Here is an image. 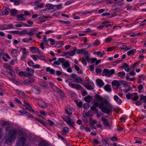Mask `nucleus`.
Returning a JSON list of instances; mask_svg holds the SVG:
<instances>
[{
    "instance_id": "f257e3e1",
    "label": "nucleus",
    "mask_w": 146,
    "mask_h": 146,
    "mask_svg": "<svg viewBox=\"0 0 146 146\" xmlns=\"http://www.w3.org/2000/svg\"><path fill=\"white\" fill-rule=\"evenodd\" d=\"M94 105L96 107H98L104 113L109 114L112 113V106L108 104V102L106 100L101 101L100 102H95Z\"/></svg>"
},
{
    "instance_id": "f03ea898",
    "label": "nucleus",
    "mask_w": 146,
    "mask_h": 146,
    "mask_svg": "<svg viewBox=\"0 0 146 146\" xmlns=\"http://www.w3.org/2000/svg\"><path fill=\"white\" fill-rule=\"evenodd\" d=\"M10 125H7L5 127V130L9 132V136L15 139L17 133L18 129H11Z\"/></svg>"
},
{
    "instance_id": "7ed1b4c3",
    "label": "nucleus",
    "mask_w": 146,
    "mask_h": 146,
    "mask_svg": "<svg viewBox=\"0 0 146 146\" xmlns=\"http://www.w3.org/2000/svg\"><path fill=\"white\" fill-rule=\"evenodd\" d=\"M115 73V71L114 69L109 70L107 69H104L102 73V76H106L109 77H111Z\"/></svg>"
},
{
    "instance_id": "20e7f679",
    "label": "nucleus",
    "mask_w": 146,
    "mask_h": 146,
    "mask_svg": "<svg viewBox=\"0 0 146 146\" xmlns=\"http://www.w3.org/2000/svg\"><path fill=\"white\" fill-rule=\"evenodd\" d=\"M17 133H18L17 137L19 139L25 140L26 133L25 131L22 129H18Z\"/></svg>"
},
{
    "instance_id": "39448f33",
    "label": "nucleus",
    "mask_w": 146,
    "mask_h": 146,
    "mask_svg": "<svg viewBox=\"0 0 146 146\" xmlns=\"http://www.w3.org/2000/svg\"><path fill=\"white\" fill-rule=\"evenodd\" d=\"M36 28H34L30 30L28 32L27 30H24L21 31L20 32V34H26L29 35V36H33L34 34L37 31Z\"/></svg>"
},
{
    "instance_id": "423d86ee",
    "label": "nucleus",
    "mask_w": 146,
    "mask_h": 146,
    "mask_svg": "<svg viewBox=\"0 0 146 146\" xmlns=\"http://www.w3.org/2000/svg\"><path fill=\"white\" fill-rule=\"evenodd\" d=\"M83 85L89 90H93V87L94 86V83L91 81H90L87 84H83Z\"/></svg>"
},
{
    "instance_id": "0eeeda50",
    "label": "nucleus",
    "mask_w": 146,
    "mask_h": 146,
    "mask_svg": "<svg viewBox=\"0 0 146 146\" xmlns=\"http://www.w3.org/2000/svg\"><path fill=\"white\" fill-rule=\"evenodd\" d=\"M88 52V51H86L83 48L81 49H78L77 51V54H83L84 55L89 54Z\"/></svg>"
},
{
    "instance_id": "6e6552de",
    "label": "nucleus",
    "mask_w": 146,
    "mask_h": 146,
    "mask_svg": "<svg viewBox=\"0 0 146 146\" xmlns=\"http://www.w3.org/2000/svg\"><path fill=\"white\" fill-rule=\"evenodd\" d=\"M35 79L32 78H30L28 80H25L23 82V84L26 85H29L33 82Z\"/></svg>"
},
{
    "instance_id": "1a4fd4ad",
    "label": "nucleus",
    "mask_w": 146,
    "mask_h": 146,
    "mask_svg": "<svg viewBox=\"0 0 146 146\" xmlns=\"http://www.w3.org/2000/svg\"><path fill=\"white\" fill-rule=\"evenodd\" d=\"M26 70L28 72V73H27L28 77H29L32 76L34 72V70L33 69H31L29 67L26 68Z\"/></svg>"
},
{
    "instance_id": "9d476101",
    "label": "nucleus",
    "mask_w": 146,
    "mask_h": 146,
    "mask_svg": "<svg viewBox=\"0 0 146 146\" xmlns=\"http://www.w3.org/2000/svg\"><path fill=\"white\" fill-rule=\"evenodd\" d=\"M65 59L63 58H60L57 61H55L54 62V64L59 65L60 64V62L63 63V62H65Z\"/></svg>"
},
{
    "instance_id": "9b49d317",
    "label": "nucleus",
    "mask_w": 146,
    "mask_h": 146,
    "mask_svg": "<svg viewBox=\"0 0 146 146\" xmlns=\"http://www.w3.org/2000/svg\"><path fill=\"white\" fill-rule=\"evenodd\" d=\"M38 103L39 106L42 108H46L47 107V105L42 100L39 101Z\"/></svg>"
},
{
    "instance_id": "f8f14e48",
    "label": "nucleus",
    "mask_w": 146,
    "mask_h": 146,
    "mask_svg": "<svg viewBox=\"0 0 146 146\" xmlns=\"http://www.w3.org/2000/svg\"><path fill=\"white\" fill-rule=\"evenodd\" d=\"M101 120L103 122V124L104 126L106 127H111V126L107 119L103 117H102L101 118Z\"/></svg>"
},
{
    "instance_id": "ddd939ff",
    "label": "nucleus",
    "mask_w": 146,
    "mask_h": 146,
    "mask_svg": "<svg viewBox=\"0 0 146 146\" xmlns=\"http://www.w3.org/2000/svg\"><path fill=\"white\" fill-rule=\"evenodd\" d=\"M15 139H13L12 137L9 136L8 137L6 138L5 141V143L9 144L10 143L12 142L13 141H14Z\"/></svg>"
},
{
    "instance_id": "4468645a",
    "label": "nucleus",
    "mask_w": 146,
    "mask_h": 146,
    "mask_svg": "<svg viewBox=\"0 0 146 146\" xmlns=\"http://www.w3.org/2000/svg\"><path fill=\"white\" fill-rule=\"evenodd\" d=\"M25 140L19 139L17 142L16 146H23L25 142Z\"/></svg>"
},
{
    "instance_id": "2eb2a0df",
    "label": "nucleus",
    "mask_w": 146,
    "mask_h": 146,
    "mask_svg": "<svg viewBox=\"0 0 146 146\" xmlns=\"http://www.w3.org/2000/svg\"><path fill=\"white\" fill-rule=\"evenodd\" d=\"M90 59V58L88 56H86L85 58H84V57H83L82 59V63L83 64L86 65L87 64L86 60L88 61L89 62Z\"/></svg>"
},
{
    "instance_id": "dca6fc26",
    "label": "nucleus",
    "mask_w": 146,
    "mask_h": 146,
    "mask_svg": "<svg viewBox=\"0 0 146 146\" xmlns=\"http://www.w3.org/2000/svg\"><path fill=\"white\" fill-rule=\"evenodd\" d=\"M112 86H116L117 87L116 89H118L120 86L119 81L113 80L112 82Z\"/></svg>"
},
{
    "instance_id": "f3484780",
    "label": "nucleus",
    "mask_w": 146,
    "mask_h": 146,
    "mask_svg": "<svg viewBox=\"0 0 146 146\" xmlns=\"http://www.w3.org/2000/svg\"><path fill=\"white\" fill-rule=\"evenodd\" d=\"M96 82L98 85L100 87L102 86L104 84L102 80L100 79H97Z\"/></svg>"
},
{
    "instance_id": "a211bd4d",
    "label": "nucleus",
    "mask_w": 146,
    "mask_h": 146,
    "mask_svg": "<svg viewBox=\"0 0 146 146\" xmlns=\"http://www.w3.org/2000/svg\"><path fill=\"white\" fill-rule=\"evenodd\" d=\"M24 14H21L17 15L16 17L17 19V20L19 21H23L25 19L24 17Z\"/></svg>"
},
{
    "instance_id": "6ab92c4d",
    "label": "nucleus",
    "mask_w": 146,
    "mask_h": 146,
    "mask_svg": "<svg viewBox=\"0 0 146 146\" xmlns=\"http://www.w3.org/2000/svg\"><path fill=\"white\" fill-rule=\"evenodd\" d=\"M29 49L30 50L34 53L38 52H39V50L36 47L32 46L30 47Z\"/></svg>"
},
{
    "instance_id": "aec40b11",
    "label": "nucleus",
    "mask_w": 146,
    "mask_h": 146,
    "mask_svg": "<svg viewBox=\"0 0 146 146\" xmlns=\"http://www.w3.org/2000/svg\"><path fill=\"white\" fill-rule=\"evenodd\" d=\"M145 79V76L143 75H141L138 77L137 82L139 83L142 82Z\"/></svg>"
},
{
    "instance_id": "412c9836",
    "label": "nucleus",
    "mask_w": 146,
    "mask_h": 146,
    "mask_svg": "<svg viewBox=\"0 0 146 146\" xmlns=\"http://www.w3.org/2000/svg\"><path fill=\"white\" fill-rule=\"evenodd\" d=\"M92 99V97L90 95H88L84 98L86 102L90 103Z\"/></svg>"
},
{
    "instance_id": "4be33fe9",
    "label": "nucleus",
    "mask_w": 146,
    "mask_h": 146,
    "mask_svg": "<svg viewBox=\"0 0 146 146\" xmlns=\"http://www.w3.org/2000/svg\"><path fill=\"white\" fill-rule=\"evenodd\" d=\"M63 129V130L61 131V133L62 135H66L68 131V128L67 127H64Z\"/></svg>"
},
{
    "instance_id": "5701e85b",
    "label": "nucleus",
    "mask_w": 146,
    "mask_h": 146,
    "mask_svg": "<svg viewBox=\"0 0 146 146\" xmlns=\"http://www.w3.org/2000/svg\"><path fill=\"white\" fill-rule=\"evenodd\" d=\"M67 123L70 126H72L73 127H74V125H75V123L71 119L69 120Z\"/></svg>"
},
{
    "instance_id": "b1692460",
    "label": "nucleus",
    "mask_w": 146,
    "mask_h": 146,
    "mask_svg": "<svg viewBox=\"0 0 146 146\" xmlns=\"http://www.w3.org/2000/svg\"><path fill=\"white\" fill-rule=\"evenodd\" d=\"M117 75L119 77L123 78L125 75V73L124 71L120 72L117 74Z\"/></svg>"
},
{
    "instance_id": "393cba45",
    "label": "nucleus",
    "mask_w": 146,
    "mask_h": 146,
    "mask_svg": "<svg viewBox=\"0 0 146 146\" xmlns=\"http://www.w3.org/2000/svg\"><path fill=\"white\" fill-rule=\"evenodd\" d=\"M62 66L63 68H66L69 67L70 66V64L69 63V62L68 61H66L65 62H63Z\"/></svg>"
},
{
    "instance_id": "a878e982",
    "label": "nucleus",
    "mask_w": 146,
    "mask_h": 146,
    "mask_svg": "<svg viewBox=\"0 0 146 146\" xmlns=\"http://www.w3.org/2000/svg\"><path fill=\"white\" fill-rule=\"evenodd\" d=\"M9 11H10V9L9 8H7L3 11L1 14L3 15H8Z\"/></svg>"
},
{
    "instance_id": "bb28decb",
    "label": "nucleus",
    "mask_w": 146,
    "mask_h": 146,
    "mask_svg": "<svg viewBox=\"0 0 146 146\" xmlns=\"http://www.w3.org/2000/svg\"><path fill=\"white\" fill-rule=\"evenodd\" d=\"M134 96L131 97V99L133 100H135L138 99L139 98V96L136 93H134L133 94Z\"/></svg>"
},
{
    "instance_id": "cd10ccee",
    "label": "nucleus",
    "mask_w": 146,
    "mask_h": 146,
    "mask_svg": "<svg viewBox=\"0 0 146 146\" xmlns=\"http://www.w3.org/2000/svg\"><path fill=\"white\" fill-rule=\"evenodd\" d=\"M94 97L98 101L100 100L101 101H103L102 97L98 94H96L95 96Z\"/></svg>"
},
{
    "instance_id": "c85d7f7f",
    "label": "nucleus",
    "mask_w": 146,
    "mask_h": 146,
    "mask_svg": "<svg viewBox=\"0 0 146 146\" xmlns=\"http://www.w3.org/2000/svg\"><path fill=\"white\" fill-rule=\"evenodd\" d=\"M78 49L75 47L73 50L72 51L70 52H69V55L70 56H73L75 54V52L77 53V51Z\"/></svg>"
},
{
    "instance_id": "c756f323",
    "label": "nucleus",
    "mask_w": 146,
    "mask_h": 146,
    "mask_svg": "<svg viewBox=\"0 0 146 146\" xmlns=\"http://www.w3.org/2000/svg\"><path fill=\"white\" fill-rule=\"evenodd\" d=\"M10 12H11V15L14 16L17 14V10L15 9H13L11 10H10Z\"/></svg>"
},
{
    "instance_id": "7c9ffc66",
    "label": "nucleus",
    "mask_w": 146,
    "mask_h": 146,
    "mask_svg": "<svg viewBox=\"0 0 146 146\" xmlns=\"http://www.w3.org/2000/svg\"><path fill=\"white\" fill-rule=\"evenodd\" d=\"M38 146H49V145L46 142L42 141L39 143Z\"/></svg>"
},
{
    "instance_id": "2f4dec72",
    "label": "nucleus",
    "mask_w": 146,
    "mask_h": 146,
    "mask_svg": "<svg viewBox=\"0 0 146 146\" xmlns=\"http://www.w3.org/2000/svg\"><path fill=\"white\" fill-rule=\"evenodd\" d=\"M75 80L77 83H80L81 84H82L83 82L82 80L80 78L78 77Z\"/></svg>"
},
{
    "instance_id": "473e14b6",
    "label": "nucleus",
    "mask_w": 146,
    "mask_h": 146,
    "mask_svg": "<svg viewBox=\"0 0 146 146\" xmlns=\"http://www.w3.org/2000/svg\"><path fill=\"white\" fill-rule=\"evenodd\" d=\"M104 88L107 91L110 92L111 91V88L108 84L104 86Z\"/></svg>"
},
{
    "instance_id": "72a5a7b5",
    "label": "nucleus",
    "mask_w": 146,
    "mask_h": 146,
    "mask_svg": "<svg viewBox=\"0 0 146 146\" xmlns=\"http://www.w3.org/2000/svg\"><path fill=\"white\" fill-rule=\"evenodd\" d=\"M89 122H90L91 125H93L96 123H97V121L96 120H94L92 118H90L89 120Z\"/></svg>"
},
{
    "instance_id": "f704fd0d",
    "label": "nucleus",
    "mask_w": 146,
    "mask_h": 146,
    "mask_svg": "<svg viewBox=\"0 0 146 146\" xmlns=\"http://www.w3.org/2000/svg\"><path fill=\"white\" fill-rule=\"evenodd\" d=\"M19 74L20 76L23 75L25 76H27L28 77L27 73L26 72L20 71L19 73Z\"/></svg>"
},
{
    "instance_id": "c9c22d12",
    "label": "nucleus",
    "mask_w": 146,
    "mask_h": 146,
    "mask_svg": "<svg viewBox=\"0 0 146 146\" xmlns=\"http://www.w3.org/2000/svg\"><path fill=\"white\" fill-rule=\"evenodd\" d=\"M109 23V22H108L106 21H105L103 22V23H102V24L104 25V27H108L109 26H111V25L110 24H107Z\"/></svg>"
},
{
    "instance_id": "e433bc0d",
    "label": "nucleus",
    "mask_w": 146,
    "mask_h": 146,
    "mask_svg": "<svg viewBox=\"0 0 146 146\" xmlns=\"http://www.w3.org/2000/svg\"><path fill=\"white\" fill-rule=\"evenodd\" d=\"M74 88L78 90H80V89H82V87L80 85L75 84L74 85Z\"/></svg>"
},
{
    "instance_id": "4c0bfd02",
    "label": "nucleus",
    "mask_w": 146,
    "mask_h": 146,
    "mask_svg": "<svg viewBox=\"0 0 146 146\" xmlns=\"http://www.w3.org/2000/svg\"><path fill=\"white\" fill-rule=\"evenodd\" d=\"M140 100H144V102L146 103V96H143L142 95H140V98L139 99Z\"/></svg>"
},
{
    "instance_id": "58836bf2",
    "label": "nucleus",
    "mask_w": 146,
    "mask_h": 146,
    "mask_svg": "<svg viewBox=\"0 0 146 146\" xmlns=\"http://www.w3.org/2000/svg\"><path fill=\"white\" fill-rule=\"evenodd\" d=\"M62 117L64 121H65L67 123H68V121H69V120L70 119L69 117H67L66 116H63Z\"/></svg>"
},
{
    "instance_id": "ea45409f",
    "label": "nucleus",
    "mask_w": 146,
    "mask_h": 146,
    "mask_svg": "<svg viewBox=\"0 0 146 146\" xmlns=\"http://www.w3.org/2000/svg\"><path fill=\"white\" fill-rule=\"evenodd\" d=\"M135 51L136 50L135 49L131 50L127 52V54L128 55H130L131 54H133Z\"/></svg>"
},
{
    "instance_id": "a19ab883",
    "label": "nucleus",
    "mask_w": 146,
    "mask_h": 146,
    "mask_svg": "<svg viewBox=\"0 0 146 146\" xmlns=\"http://www.w3.org/2000/svg\"><path fill=\"white\" fill-rule=\"evenodd\" d=\"M65 111L66 113L68 114H71L72 113V110L69 108H66L65 110Z\"/></svg>"
},
{
    "instance_id": "79ce46f5",
    "label": "nucleus",
    "mask_w": 146,
    "mask_h": 146,
    "mask_svg": "<svg viewBox=\"0 0 146 146\" xmlns=\"http://www.w3.org/2000/svg\"><path fill=\"white\" fill-rule=\"evenodd\" d=\"M102 141L103 144L105 145V146H109L108 143L106 141V140L103 139L102 140Z\"/></svg>"
},
{
    "instance_id": "37998d69",
    "label": "nucleus",
    "mask_w": 146,
    "mask_h": 146,
    "mask_svg": "<svg viewBox=\"0 0 146 146\" xmlns=\"http://www.w3.org/2000/svg\"><path fill=\"white\" fill-rule=\"evenodd\" d=\"M23 112H24V113H25V114H26L29 117L31 118H33V116L30 113H28L25 110H24V111H23Z\"/></svg>"
},
{
    "instance_id": "c03bdc74",
    "label": "nucleus",
    "mask_w": 146,
    "mask_h": 146,
    "mask_svg": "<svg viewBox=\"0 0 146 146\" xmlns=\"http://www.w3.org/2000/svg\"><path fill=\"white\" fill-rule=\"evenodd\" d=\"M120 48L122 50H124V51H126L127 50H129L130 49V48H128L127 46H122V47H121Z\"/></svg>"
},
{
    "instance_id": "a18cd8bd",
    "label": "nucleus",
    "mask_w": 146,
    "mask_h": 146,
    "mask_svg": "<svg viewBox=\"0 0 146 146\" xmlns=\"http://www.w3.org/2000/svg\"><path fill=\"white\" fill-rule=\"evenodd\" d=\"M38 58L42 60L45 61L46 62H47V60L45 59L44 57L42 55H40L38 56Z\"/></svg>"
},
{
    "instance_id": "49530a36",
    "label": "nucleus",
    "mask_w": 146,
    "mask_h": 146,
    "mask_svg": "<svg viewBox=\"0 0 146 146\" xmlns=\"http://www.w3.org/2000/svg\"><path fill=\"white\" fill-rule=\"evenodd\" d=\"M83 108L84 109H88L89 107V104L87 103H85L83 104Z\"/></svg>"
},
{
    "instance_id": "de8ad7c7",
    "label": "nucleus",
    "mask_w": 146,
    "mask_h": 146,
    "mask_svg": "<svg viewBox=\"0 0 146 146\" xmlns=\"http://www.w3.org/2000/svg\"><path fill=\"white\" fill-rule=\"evenodd\" d=\"M57 91L59 93L62 97H64L65 95L64 93L62 92L61 90H60L59 89H58Z\"/></svg>"
},
{
    "instance_id": "09e8293b",
    "label": "nucleus",
    "mask_w": 146,
    "mask_h": 146,
    "mask_svg": "<svg viewBox=\"0 0 146 146\" xmlns=\"http://www.w3.org/2000/svg\"><path fill=\"white\" fill-rule=\"evenodd\" d=\"M133 95L132 94H130L129 93L127 94L126 95V97L127 99H130L132 98Z\"/></svg>"
},
{
    "instance_id": "8fccbe9b",
    "label": "nucleus",
    "mask_w": 146,
    "mask_h": 146,
    "mask_svg": "<svg viewBox=\"0 0 146 146\" xmlns=\"http://www.w3.org/2000/svg\"><path fill=\"white\" fill-rule=\"evenodd\" d=\"M6 29H9L13 28V26L12 24H11L8 25H7L6 26Z\"/></svg>"
},
{
    "instance_id": "3c124183",
    "label": "nucleus",
    "mask_w": 146,
    "mask_h": 146,
    "mask_svg": "<svg viewBox=\"0 0 146 146\" xmlns=\"http://www.w3.org/2000/svg\"><path fill=\"white\" fill-rule=\"evenodd\" d=\"M48 40L49 41L51 42L50 44L51 45H53L54 44L55 42V40L51 38L48 39Z\"/></svg>"
},
{
    "instance_id": "603ef678",
    "label": "nucleus",
    "mask_w": 146,
    "mask_h": 146,
    "mask_svg": "<svg viewBox=\"0 0 146 146\" xmlns=\"http://www.w3.org/2000/svg\"><path fill=\"white\" fill-rule=\"evenodd\" d=\"M120 85L121 84H124L125 85H128V83L127 82H126L123 81V80H120L119 81Z\"/></svg>"
},
{
    "instance_id": "864d4df0",
    "label": "nucleus",
    "mask_w": 146,
    "mask_h": 146,
    "mask_svg": "<svg viewBox=\"0 0 146 146\" xmlns=\"http://www.w3.org/2000/svg\"><path fill=\"white\" fill-rule=\"evenodd\" d=\"M46 7H47L51 9L53 8V5L51 4H48L46 5Z\"/></svg>"
},
{
    "instance_id": "5fc2aeb1",
    "label": "nucleus",
    "mask_w": 146,
    "mask_h": 146,
    "mask_svg": "<svg viewBox=\"0 0 146 146\" xmlns=\"http://www.w3.org/2000/svg\"><path fill=\"white\" fill-rule=\"evenodd\" d=\"M43 3H42L41 4L38 5L36 7H35V9H37L38 8H42L43 7Z\"/></svg>"
},
{
    "instance_id": "6e6d98bb",
    "label": "nucleus",
    "mask_w": 146,
    "mask_h": 146,
    "mask_svg": "<svg viewBox=\"0 0 146 146\" xmlns=\"http://www.w3.org/2000/svg\"><path fill=\"white\" fill-rule=\"evenodd\" d=\"M43 41L45 45L48 44V41L47 40L46 36H44L43 38Z\"/></svg>"
},
{
    "instance_id": "4d7b16f0",
    "label": "nucleus",
    "mask_w": 146,
    "mask_h": 146,
    "mask_svg": "<svg viewBox=\"0 0 146 146\" xmlns=\"http://www.w3.org/2000/svg\"><path fill=\"white\" fill-rule=\"evenodd\" d=\"M100 44V42L99 40H97L94 42L93 44L94 45L97 46Z\"/></svg>"
},
{
    "instance_id": "13d9d810",
    "label": "nucleus",
    "mask_w": 146,
    "mask_h": 146,
    "mask_svg": "<svg viewBox=\"0 0 146 146\" xmlns=\"http://www.w3.org/2000/svg\"><path fill=\"white\" fill-rule=\"evenodd\" d=\"M71 78L74 79L75 80L78 77V76H77L76 74L73 73L71 74Z\"/></svg>"
},
{
    "instance_id": "bf43d9fd",
    "label": "nucleus",
    "mask_w": 146,
    "mask_h": 146,
    "mask_svg": "<svg viewBox=\"0 0 146 146\" xmlns=\"http://www.w3.org/2000/svg\"><path fill=\"white\" fill-rule=\"evenodd\" d=\"M24 102L25 105H23V106L26 107V105L28 107L30 106L31 105L28 102H27V101L24 100Z\"/></svg>"
},
{
    "instance_id": "052dcab7",
    "label": "nucleus",
    "mask_w": 146,
    "mask_h": 146,
    "mask_svg": "<svg viewBox=\"0 0 146 146\" xmlns=\"http://www.w3.org/2000/svg\"><path fill=\"white\" fill-rule=\"evenodd\" d=\"M4 66L6 68H7L9 70H12L11 67L8 64H5Z\"/></svg>"
},
{
    "instance_id": "680f3d73",
    "label": "nucleus",
    "mask_w": 146,
    "mask_h": 146,
    "mask_svg": "<svg viewBox=\"0 0 146 146\" xmlns=\"http://www.w3.org/2000/svg\"><path fill=\"white\" fill-rule=\"evenodd\" d=\"M0 57L2 58L5 61L7 62V59L1 53H0Z\"/></svg>"
},
{
    "instance_id": "e2e57ef3",
    "label": "nucleus",
    "mask_w": 146,
    "mask_h": 146,
    "mask_svg": "<svg viewBox=\"0 0 146 146\" xmlns=\"http://www.w3.org/2000/svg\"><path fill=\"white\" fill-rule=\"evenodd\" d=\"M77 106L79 107H82L83 103L82 101H79V102H77Z\"/></svg>"
},
{
    "instance_id": "0e129e2a",
    "label": "nucleus",
    "mask_w": 146,
    "mask_h": 146,
    "mask_svg": "<svg viewBox=\"0 0 146 146\" xmlns=\"http://www.w3.org/2000/svg\"><path fill=\"white\" fill-rule=\"evenodd\" d=\"M38 55H31V57L35 60H36L37 59Z\"/></svg>"
},
{
    "instance_id": "69168bd1",
    "label": "nucleus",
    "mask_w": 146,
    "mask_h": 146,
    "mask_svg": "<svg viewBox=\"0 0 146 146\" xmlns=\"http://www.w3.org/2000/svg\"><path fill=\"white\" fill-rule=\"evenodd\" d=\"M90 127L91 128V129L94 131H96V127L94 125H90Z\"/></svg>"
},
{
    "instance_id": "338daca9",
    "label": "nucleus",
    "mask_w": 146,
    "mask_h": 146,
    "mask_svg": "<svg viewBox=\"0 0 146 146\" xmlns=\"http://www.w3.org/2000/svg\"><path fill=\"white\" fill-rule=\"evenodd\" d=\"M28 64L30 66H33L34 65V62L32 60H30L28 61Z\"/></svg>"
},
{
    "instance_id": "774afa93",
    "label": "nucleus",
    "mask_w": 146,
    "mask_h": 146,
    "mask_svg": "<svg viewBox=\"0 0 146 146\" xmlns=\"http://www.w3.org/2000/svg\"><path fill=\"white\" fill-rule=\"evenodd\" d=\"M93 144H94V143L96 144H100V143L99 141L97 139H94L93 141H92Z\"/></svg>"
}]
</instances>
